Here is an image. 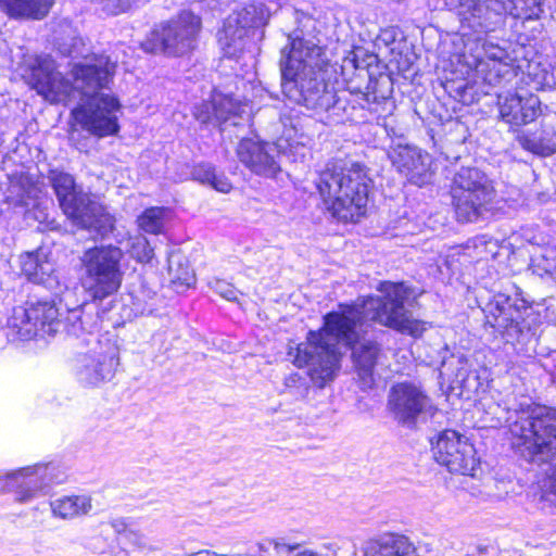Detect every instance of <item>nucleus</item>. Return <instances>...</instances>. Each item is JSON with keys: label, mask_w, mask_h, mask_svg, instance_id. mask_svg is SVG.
I'll list each match as a JSON object with an SVG mask.
<instances>
[{"label": "nucleus", "mask_w": 556, "mask_h": 556, "mask_svg": "<svg viewBox=\"0 0 556 556\" xmlns=\"http://www.w3.org/2000/svg\"><path fill=\"white\" fill-rule=\"evenodd\" d=\"M377 290L380 295L367 296L359 305H344L326 314L320 329L309 330L305 342L289 348L294 365L307 366L319 387L336 377L346 351H351L358 376L366 383L371 382L381 349L368 337L370 325L365 318L415 339L428 329V323L414 318L405 307L412 291L404 282L382 281Z\"/></svg>", "instance_id": "f257e3e1"}, {"label": "nucleus", "mask_w": 556, "mask_h": 556, "mask_svg": "<svg viewBox=\"0 0 556 556\" xmlns=\"http://www.w3.org/2000/svg\"><path fill=\"white\" fill-rule=\"evenodd\" d=\"M281 88L292 102L312 111L324 124L377 122L392 109L389 97L363 92L351 86L350 73L364 71L355 51L341 64L330 63L321 47L293 38L281 51Z\"/></svg>", "instance_id": "f03ea898"}, {"label": "nucleus", "mask_w": 556, "mask_h": 556, "mask_svg": "<svg viewBox=\"0 0 556 556\" xmlns=\"http://www.w3.org/2000/svg\"><path fill=\"white\" fill-rule=\"evenodd\" d=\"M115 71V62L108 55H93L73 66V81L56 71L50 55H39L26 75L29 86L51 103H66L79 99L81 103L72 111L75 121L88 132L99 138L119 131L121 103L108 87Z\"/></svg>", "instance_id": "7ed1b4c3"}, {"label": "nucleus", "mask_w": 556, "mask_h": 556, "mask_svg": "<svg viewBox=\"0 0 556 556\" xmlns=\"http://www.w3.org/2000/svg\"><path fill=\"white\" fill-rule=\"evenodd\" d=\"M491 426L508 429L511 447L528 460L546 462L556 454V409L528 395L508 394L490 407Z\"/></svg>", "instance_id": "20e7f679"}, {"label": "nucleus", "mask_w": 556, "mask_h": 556, "mask_svg": "<svg viewBox=\"0 0 556 556\" xmlns=\"http://www.w3.org/2000/svg\"><path fill=\"white\" fill-rule=\"evenodd\" d=\"M128 254L138 263H150L154 250L149 240L138 233L128 236L125 251L115 244L89 248L80 256V285L93 303L113 298L119 290L124 271L122 261Z\"/></svg>", "instance_id": "39448f33"}, {"label": "nucleus", "mask_w": 556, "mask_h": 556, "mask_svg": "<svg viewBox=\"0 0 556 556\" xmlns=\"http://www.w3.org/2000/svg\"><path fill=\"white\" fill-rule=\"evenodd\" d=\"M99 318V315L93 317L86 313L85 307L72 311L68 317V332L77 338L84 337L83 341L90 346L87 352L78 353L73 364L75 379L85 388H96L111 381L119 364L118 346L112 336L109 332L97 333Z\"/></svg>", "instance_id": "423d86ee"}, {"label": "nucleus", "mask_w": 556, "mask_h": 556, "mask_svg": "<svg viewBox=\"0 0 556 556\" xmlns=\"http://www.w3.org/2000/svg\"><path fill=\"white\" fill-rule=\"evenodd\" d=\"M480 307L485 326L502 336L506 342H528L538 337L544 321H553L549 307L530 304L516 285L494 293Z\"/></svg>", "instance_id": "0eeeda50"}, {"label": "nucleus", "mask_w": 556, "mask_h": 556, "mask_svg": "<svg viewBox=\"0 0 556 556\" xmlns=\"http://www.w3.org/2000/svg\"><path fill=\"white\" fill-rule=\"evenodd\" d=\"M370 181L365 166L354 163L340 173L327 166L318 174L315 184L333 218L356 223L366 213Z\"/></svg>", "instance_id": "6e6552de"}, {"label": "nucleus", "mask_w": 556, "mask_h": 556, "mask_svg": "<svg viewBox=\"0 0 556 556\" xmlns=\"http://www.w3.org/2000/svg\"><path fill=\"white\" fill-rule=\"evenodd\" d=\"M49 182L56 195L62 212L74 225L102 238L114 229L115 218L96 195L86 192L77 185L73 175L51 169Z\"/></svg>", "instance_id": "1a4fd4ad"}, {"label": "nucleus", "mask_w": 556, "mask_h": 556, "mask_svg": "<svg viewBox=\"0 0 556 556\" xmlns=\"http://www.w3.org/2000/svg\"><path fill=\"white\" fill-rule=\"evenodd\" d=\"M543 13L542 0H459L456 14L463 36L481 35L501 28L509 15L538 20Z\"/></svg>", "instance_id": "9d476101"}, {"label": "nucleus", "mask_w": 556, "mask_h": 556, "mask_svg": "<svg viewBox=\"0 0 556 556\" xmlns=\"http://www.w3.org/2000/svg\"><path fill=\"white\" fill-rule=\"evenodd\" d=\"M283 125L282 135L273 143L251 138L240 141L237 149L238 157L252 173L273 178L281 169V156L293 157L295 161L299 154L303 155L301 151L304 150V144L298 137L299 130L292 122H290V126L286 122Z\"/></svg>", "instance_id": "9b49d317"}, {"label": "nucleus", "mask_w": 556, "mask_h": 556, "mask_svg": "<svg viewBox=\"0 0 556 556\" xmlns=\"http://www.w3.org/2000/svg\"><path fill=\"white\" fill-rule=\"evenodd\" d=\"M451 195L457 220L463 223L477 222L495 208L492 181L476 167H462L455 174Z\"/></svg>", "instance_id": "f8f14e48"}, {"label": "nucleus", "mask_w": 556, "mask_h": 556, "mask_svg": "<svg viewBox=\"0 0 556 556\" xmlns=\"http://www.w3.org/2000/svg\"><path fill=\"white\" fill-rule=\"evenodd\" d=\"M60 326L59 309L52 299L28 300L13 308L3 333L9 342L53 336Z\"/></svg>", "instance_id": "ddd939ff"}, {"label": "nucleus", "mask_w": 556, "mask_h": 556, "mask_svg": "<svg viewBox=\"0 0 556 556\" xmlns=\"http://www.w3.org/2000/svg\"><path fill=\"white\" fill-rule=\"evenodd\" d=\"M65 479V470L59 463H37L0 476V493H13L16 502L29 503Z\"/></svg>", "instance_id": "4468645a"}, {"label": "nucleus", "mask_w": 556, "mask_h": 556, "mask_svg": "<svg viewBox=\"0 0 556 556\" xmlns=\"http://www.w3.org/2000/svg\"><path fill=\"white\" fill-rule=\"evenodd\" d=\"M201 20L190 11H182L176 18L156 25L142 43L150 53L182 56L198 43Z\"/></svg>", "instance_id": "2eb2a0df"}, {"label": "nucleus", "mask_w": 556, "mask_h": 556, "mask_svg": "<svg viewBox=\"0 0 556 556\" xmlns=\"http://www.w3.org/2000/svg\"><path fill=\"white\" fill-rule=\"evenodd\" d=\"M268 17V10L263 3L251 2L235 9L217 33L223 55L228 59L239 58L248 47L250 34L265 26Z\"/></svg>", "instance_id": "dca6fc26"}, {"label": "nucleus", "mask_w": 556, "mask_h": 556, "mask_svg": "<svg viewBox=\"0 0 556 556\" xmlns=\"http://www.w3.org/2000/svg\"><path fill=\"white\" fill-rule=\"evenodd\" d=\"M433 457L450 472L475 476L480 460L469 439L456 430L441 431L432 443Z\"/></svg>", "instance_id": "f3484780"}, {"label": "nucleus", "mask_w": 556, "mask_h": 556, "mask_svg": "<svg viewBox=\"0 0 556 556\" xmlns=\"http://www.w3.org/2000/svg\"><path fill=\"white\" fill-rule=\"evenodd\" d=\"M475 46L469 48L466 45L472 58L468 63L486 85L497 86L515 76L511 59L504 48L481 37H477Z\"/></svg>", "instance_id": "a211bd4d"}, {"label": "nucleus", "mask_w": 556, "mask_h": 556, "mask_svg": "<svg viewBox=\"0 0 556 556\" xmlns=\"http://www.w3.org/2000/svg\"><path fill=\"white\" fill-rule=\"evenodd\" d=\"M431 407V401L425 391L413 382H399L391 387L387 409L401 426L414 428L422 415Z\"/></svg>", "instance_id": "6ab92c4d"}, {"label": "nucleus", "mask_w": 556, "mask_h": 556, "mask_svg": "<svg viewBox=\"0 0 556 556\" xmlns=\"http://www.w3.org/2000/svg\"><path fill=\"white\" fill-rule=\"evenodd\" d=\"M392 165L407 180L416 186H425L432 178V157L429 153L409 144H393L388 151Z\"/></svg>", "instance_id": "aec40b11"}, {"label": "nucleus", "mask_w": 556, "mask_h": 556, "mask_svg": "<svg viewBox=\"0 0 556 556\" xmlns=\"http://www.w3.org/2000/svg\"><path fill=\"white\" fill-rule=\"evenodd\" d=\"M245 106L240 101L214 90L210 100L194 106L193 114L202 124L222 126L228 121H232V125L237 126L236 119L245 113Z\"/></svg>", "instance_id": "412c9836"}, {"label": "nucleus", "mask_w": 556, "mask_h": 556, "mask_svg": "<svg viewBox=\"0 0 556 556\" xmlns=\"http://www.w3.org/2000/svg\"><path fill=\"white\" fill-rule=\"evenodd\" d=\"M21 267L29 281L43 286L54 296H60L67 288L64 277L42 251L28 252L22 255Z\"/></svg>", "instance_id": "4be33fe9"}, {"label": "nucleus", "mask_w": 556, "mask_h": 556, "mask_svg": "<svg viewBox=\"0 0 556 556\" xmlns=\"http://www.w3.org/2000/svg\"><path fill=\"white\" fill-rule=\"evenodd\" d=\"M497 104L502 121L510 126L530 124L541 113V101L534 94L522 97L507 92L498 96Z\"/></svg>", "instance_id": "5701e85b"}, {"label": "nucleus", "mask_w": 556, "mask_h": 556, "mask_svg": "<svg viewBox=\"0 0 556 556\" xmlns=\"http://www.w3.org/2000/svg\"><path fill=\"white\" fill-rule=\"evenodd\" d=\"M8 178L9 186L5 191L7 201L14 206H34L41 192L38 182L25 172H15Z\"/></svg>", "instance_id": "b1692460"}, {"label": "nucleus", "mask_w": 556, "mask_h": 556, "mask_svg": "<svg viewBox=\"0 0 556 556\" xmlns=\"http://www.w3.org/2000/svg\"><path fill=\"white\" fill-rule=\"evenodd\" d=\"M53 4L54 0H0V11L11 20L39 21Z\"/></svg>", "instance_id": "393cba45"}, {"label": "nucleus", "mask_w": 556, "mask_h": 556, "mask_svg": "<svg viewBox=\"0 0 556 556\" xmlns=\"http://www.w3.org/2000/svg\"><path fill=\"white\" fill-rule=\"evenodd\" d=\"M92 508V497L88 494L63 495L50 501L52 516L61 520L85 517Z\"/></svg>", "instance_id": "a878e982"}, {"label": "nucleus", "mask_w": 556, "mask_h": 556, "mask_svg": "<svg viewBox=\"0 0 556 556\" xmlns=\"http://www.w3.org/2000/svg\"><path fill=\"white\" fill-rule=\"evenodd\" d=\"M193 179L212 187L218 192L228 193L232 186L229 179L220 173H216L215 167L210 163H200L193 167Z\"/></svg>", "instance_id": "bb28decb"}, {"label": "nucleus", "mask_w": 556, "mask_h": 556, "mask_svg": "<svg viewBox=\"0 0 556 556\" xmlns=\"http://www.w3.org/2000/svg\"><path fill=\"white\" fill-rule=\"evenodd\" d=\"M169 210L161 206L146 208L137 219L139 228L151 235H160L164 231Z\"/></svg>", "instance_id": "cd10ccee"}, {"label": "nucleus", "mask_w": 556, "mask_h": 556, "mask_svg": "<svg viewBox=\"0 0 556 556\" xmlns=\"http://www.w3.org/2000/svg\"><path fill=\"white\" fill-rule=\"evenodd\" d=\"M527 76L529 84L532 85V88L535 90L552 89L555 85L554 74L546 65L538 62H530L528 64Z\"/></svg>", "instance_id": "c85d7f7f"}, {"label": "nucleus", "mask_w": 556, "mask_h": 556, "mask_svg": "<svg viewBox=\"0 0 556 556\" xmlns=\"http://www.w3.org/2000/svg\"><path fill=\"white\" fill-rule=\"evenodd\" d=\"M467 375L466 361L463 356H452L442 362L441 376L451 383H463Z\"/></svg>", "instance_id": "c756f323"}, {"label": "nucleus", "mask_w": 556, "mask_h": 556, "mask_svg": "<svg viewBox=\"0 0 556 556\" xmlns=\"http://www.w3.org/2000/svg\"><path fill=\"white\" fill-rule=\"evenodd\" d=\"M389 542H391L389 533L366 541L362 548L364 556H389L388 552L392 547Z\"/></svg>", "instance_id": "7c9ffc66"}, {"label": "nucleus", "mask_w": 556, "mask_h": 556, "mask_svg": "<svg viewBox=\"0 0 556 556\" xmlns=\"http://www.w3.org/2000/svg\"><path fill=\"white\" fill-rule=\"evenodd\" d=\"M391 546L389 556H418L414 544L403 534L389 533Z\"/></svg>", "instance_id": "2f4dec72"}, {"label": "nucleus", "mask_w": 556, "mask_h": 556, "mask_svg": "<svg viewBox=\"0 0 556 556\" xmlns=\"http://www.w3.org/2000/svg\"><path fill=\"white\" fill-rule=\"evenodd\" d=\"M108 14L117 15L132 8L146 4L149 0H96Z\"/></svg>", "instance_id": "473e14b6"}, {"label": "nucleus", "mask_w": 556, "mask_h": 556, "mask_svg": "<svg viewBox=\"0 0 556 556\" xmlns=\"http://www.w3.org/2000/svg\"><path fill=\"white\" fill-rule=\"evenodd\" d=\"M518 143L527 151L535 154H549L553 151L533 134L520 132L517 136Z\"/></svg>", "instance_id": "72a5a7b5"}, {"label": "nucleus", "mask_w": 556, "mask_h": 556, "mask_svg": "<svg viewBox=\"0 0 556 556\" xmlns=\"http://www.w3.org/2000/svg\"><path fill=\"white\" fill-rule=\"evenodd\" d=\"M111 527L116 533H125L127 539L140 548L146 547V540L142 535H139L132 531H128V525L124 518H115L110 521Z\"/></svg>", "instance_id": "f704fd0d"}, {"label": "nucleus", "mask_w": 556, "mask_h": 556, "mask_svg": "<svg viewBox=\"0 0 556 556\" xmlns=\"http://www.w3.org/2000/svg\"><path fill=\"white\" fill-rule=\"evenodd\" d=\"M212 290L226 299L227 301H236L238 298V290L229 282L216 279L211 283Z\"/></svg>", "instance_id": "c9c22d12"}, {"label": "nucleus", "mask_w": 556, "mask_h": 556, "mask_svg": "<svg viewBox=\"0 0 556 556\" xmlns=\"http://www.w3.org/2000/svg\"><path fill=\"white\" fill-rule=\"evenodd\" d=\"M543 497L556 504V467L552 468L542 485Z\"/></svg>", "instance_id": "e433bc0d"}, {"label": "nucleus", "mask_w": 556, "mask_h": 556, "mask_svg": "<svg viewBox=\"0 0 556 556\" xmlns=\"http://www.w3.org/2000/svg\"><path fill=\"white\" fill-rule=\"evenodd\" d=\"M175 256L172 255L168 258V271L172 274L177 280L181 282V285H185L187 287H191L194 283V276L192 273L189 271L188 266L186 268H182L181 273H174V263H175Z\"/></svg>", "instance_id": "4c0bfd02"}, {"label": "nucleus", "mask_w": 556, "mask_h": 556, "mask_svg": "<svg viewBox=\"0 0 556 556\" xmlns=\"http://www.w3.org/2000/svg\"><path fill=\"white\" fill-rule=\"evenodd\" d=\"M378 41L383 42L386 46L395 41V31L393 29H383L378 36Z\"/></svg>", "instance_id": "58836bf2"}, {"label": "nucleus", "mask_w": 556, "mask_h": 556, "mask_svg": "<svg viewBox=\"0 0 556 556\" xmlns=\"http://www.w3.org/2000/svg\"><path fill=\"white\" fill-rule=\"evenodd\" d=\"M301 380L302 377L299 374H291L286 378L285 384L287 388H292Z\"/></svg>", "instance_id": "ea45409f"}, {"label": "nucleus", "mask_w": 556, "mask_h": 556, "mask_svg": "<svg viewBox=\"0 0 556 556\" xmlns=\"http://www.w3.org/2000/svg\"><path fill=\"white\" fill-rule=\"evenodd\" d=\"M62 52L64 54L70 55V56H77L78 55V52L75 51V45L73 46V48L67 49V50H63Z\"/></svg>", "instance_id": "a19ab883"}, {"label": "nucleus", "mask_w": 556, "mask_h": 556, "mask_svg": "<svg viewBox=\"0 0 556 556\" xmlns=\"http://www.w3.org/2000/svg\"><path fill=\"white\" fill-rule=\"evenodd\" d=\"M190 556H216V554L215 553L211 554L210 552H199V553L192 554Z\"/></svg>", "instance_id": "79ce46f5"}, {"label": "nucleus", "mask_w": 556, "mask_h": 556, "mask_svg": "<svg viewBox=\"0 0 556 556\" xmlns=\"http://www.w3.org/2000/svg\"><path fill=\"white\" fill-rule=\"evenodd\" d=\"M116 242H117L118 244H122V243H123V241H122V240H119V239H116Z\"/></svg>", "instance_id": "37998d69"}]
</instances>
